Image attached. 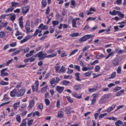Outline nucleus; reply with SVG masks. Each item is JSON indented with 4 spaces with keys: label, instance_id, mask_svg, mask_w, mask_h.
Instances as JSON below:
<instances>
[{
    "label": "nucleus",
    "instance_id": "obj_24",
    "mask_svg": "<svg viewBox=\"0 0 126 126\" xmlns=\"http://www.w3.org/2000/svg\"><path fill=\"white\" fill-rule=\"evenodd\" d=\"M92 69L91 67H83L82 70L83 71H87V70H91Z\"/></svg>",
    "mask_w": 126,
    "mask_h": 126
},
{
    "label": "nucleus",
    "instance_id": "obj_62",
    "mask_svg": "<svg viewBox=\"0 0 126 126\" xmlns=\"http://www.w3.org/2000/svg\"><path fill=\"white\" fill-rule=\"evenodd\" d=\"M30 26V21L28 20L26 23L25 27H29Z\"/></svg>",
    "mask_w": 126,
    "mask_h": 126
},
{
    "label": "nucleus",
    "instance_id": "obj_25",
    "mask_svg": "<svg viewBox=\"0 0 126 126\" xmlns=\"http://www.w3.org/2000/svg\"><path fill=\"white\" fill-rule=\"evenodd\" d=\"M33 53H34V50H32L29 53H28L26 55V57L27 58H29V57H31V56H33Z\"/></svg>",
    "mask_w": 126,
    "mask_h": 126
},
{
    "label": "nucleus",
    "instance_id": "obj_54",
    "mask_svg": "<svg viewBox=\"0 0 126 126\" xmlns=\"http://www.w3.org/2000/svg\"><path fill=\"white\" fill-rule=\"evenodd\" d=\"M12 10H13V7H10V8L6 10L5 12H10V11H12Z\"/></svg>",
    "mask_w": 126,
    "mask_h": 126
},
{
    "label": "nucleus",
    "instance_id": "obj_2",
    "mask_svg": "<svg viewBox=\"0 0 126 126\" xmlns=\"http://www.w3.org/2000/svg\"><path fill=\"white\" fill-rule=\"evenodd\" d=\"M94 36L92 34H87L80 38L79 39V42L81 43L82 42H85V41H87V40H89V39L94 38Z\"/></svg>",
    "mask_w": 126,
    "mask_h": 126
},
{
    "label": "nucleus",
    "instance_id": "obj_1",
    "mask_svg": "<svg viewBox=\"0 0 126 126\" xmlns=\"http://www.w3.org/2000/svg\"><path fill=\"white\" fill-rule=\"evenodd\" d=\"M47 55L46 53H43V51H40L34 56V58H38L39 60L41 61L42 60H44V59H46L47 58Z\"/></svg>",
    "mask_w": 126,
    "mask_h": 126
},
{
    "label": "nucleus",
    "instance_id": "obj_4",
    "mask_svg": "<svg viewBox=\"0 0 126 126\" xmlns=\"http://www.w3.org/2000/svg\"><path fill=\"white\" fill-rule=\"evenodd\" d=\"M56 89L58 93H59V94H61V93H63V90H64V87H61L60 86H57L56 87Z\"/></svg>",
    "mask_w": 126,
    "mask_h": 126
},
{
    "label": "nucleus",
    "instance_id": "obj_41",
    "mask_svg": "<svg viewBox=\"0 0 126 126\" xmlns=\"http://www.w3.org/2000/svg\"><path fill=\"white\" fill-rule=\"evenodd\" d=\"M11 4L12 5L11 7H14L16 6V5H18V3L15 2H11Z\"/></svg>",
    "mask_w": 126,
    "mask_h": 126
},
{
    "label": "nucleus",
    "instance_id": "obj_63",
    "mask_svg": "<svg viewBox=\"0 0 126 126\" xmlns=\"http://www.w3.org/2000/svg\"><path fill=\"white\" fill-rule=\"evenodd\" d=\"M19 35H22V32H20L19 31H17L15 36H19Z\"/></svg>",
    "mask_w": 126,
    "mask_h": 126
},
{
    "label": "nucleus",
    "instance_id": "obj_7",
    "mask_svg": "<svg viewBox=\"0 0 126 126\" xmlns=\"http://www.w3.org/2000/svg\"><path fill=\"white\" fill-rule=\"evenodd\" d=\"M77 20H80V18H75L72 21V27H74L75 28H76L77 27L76 26V22H77Z\"/></svg>",
    "mask_w": 126,
    "mask_h": 126
},
{
    "label": "nucleus",
    "instance_id": "obj_42",
    "mask_svg": "<svg viewBox=\"0 0 126 126\" xmlns=\"http://www.w3.org/2000/svg\"><path fill=\"white\" fill-rule=\"evenodd\" d=\"M84 75V76H90V75H91V71L85 73Z\"/></svg>",
    "mask_w": 126,
    "mask_h": 126
},
{
    "label": "nucleus",
    "instance_id": "obj_59",
    "mask_svg": "<svg viewBox=\"0 0 126 126\" xmlns=\"http://www.w3.org/2000/svg\"><path fill=\"white\" fill-rule=\"evenodd\" d=\"M3 100H4V101H7L8 100H9V98L7 97V95L6 94H4Z\"/></svg>",
    "mask_w": 126,
    "mask_h": 126
},
{
    "label": "nucleus",
    "instance_id": "obj_61",
    "mask_svg": "<svg viewBox=\"0 0 126 126\" xmlns=\"http://www.w3.org/2000/svg\"><path fill=\"white\" fill-rule=\"evenodd\" d=\"M43 104L42 103H40L39 106H37V108L40 109V110H43Z\"/></svg>",
    "mask_w": 126,
    "mask_h": 126
},
{
    "label": "nucleus",
    "instance_id": "obj_5",
    "mask_svg": "<svg viewBox=\"0 0 126 126\" xmlns=\"http://www.w3.org/2000/svg\"><path fill=\"white\" fill-rule=\"evenodd\" d=\"M24 93H25V89L22 88L17 93V97H21V96H23L24 95Z\"/></svg>",
    "mask_w": 126,
    "mask_h": 126
},
{
    "label": "nucleus",
    "instance_id": "obj_23",
    "mask_svg": "<svg viewBox=\"0 0 126 126\" xmlns=\"http://www.w3.org/2000/svg\"><path fill=\"white\" fill-rule=\"evenodd\" d=\"M19 105H20V102L19 101L14 103L13 105L14 109L15 110H16L18 108V106H19Z\"/></svg>",
    "mask_w": 126,
    "mask_h": 126
},
{
    "label": "nucleus",
    "instance_id": "obj_34",
    "mask_svg": "<svg viewBox=\"0 0 126 126\" xmlns=\"http://www.w3.org/2000/svg\"><path fill=\"white\" fill-rule=\"evenodd\" d=\"M16 120L18 123H21V117H20V115H17V117L16 118Z\"/></svg>",
    "mask_w": 126,
    "mask_h": 126
},
{
    "label": "nucleus",
    "instance_id": "obj_28",
    "mask_svg": "<svg viewBox=\"0 0 126 126\" xmlns=\"http://www.w3.org/2000/svg\"><path fill=\"white\" fill-rule=\"evenodd\" d=\"M50 83L51 85V86H53V84H56V83H57L56 82V79L55 78L51 79L50 81Z\"/></svg>",
    "mask_w": 126,
    "mask_h": 126
},
{
    "label": "nucleus",
    "instance_id": "obj_11",
    "mask_svg": "<svg viewBox=\"0 0 126 126\" xmlns=\"http://www.w3.org/2000/svg\"><path fill=\"white\" fill-rule=\"evenodd\" d=\"M10 95L11 97H15V96H17V91L16 90L14 89L10 92Z\"/></svg>",
    "mask_w": 126,
    "mask_h": 126
},
{
    "label": "nucleus",
    "instance_id": "obj_52",
    "mask_svg": "<svg viewBox=\"0 0 126 126\" xmlns=\"http://www.w3.org/2000/svg\"><path fill=\"white\" fill-rule=\"evenodd\" d=\"M105 116H107V113H104L103 114H100L99 116L98 117V119L99 120H101V119H103V117H105Z\"/></svg>",
    "mask_w": 126,
    "mask_h": 126
},
{
    "label": "nucleus",
    "instance_id": "obj_18",
    "mask_svg": "<svg viewBox=\"0 0 126 126\" xmlns=\"http://www.w3.org/2000/svg\"><path fill=\"white\" fill-rule=\"evenodd\" d=\"M115 108H116V105H113L110 106L109 108H108L107 109L106 112H107V113H110V112H111V111H112V110L115 109Z\"/></svg>",
    "mask_w": 126,
    "mask_h": 126
},
{
    "label": "nucleus",
    "instance_id": "obj_37",
    "mask_svg": "<svg viewBox=\"0 0 126 126\" xmlns=\"http://www.w3.org/2000/svg\"><path fill=\"white\" fill-rule=\"evenodd\" d=\"M35 116H37V117H39V116H40V112H39V111L33 112L32 113V116L35 117Z\"/></svg>",
    "mask_w": 126,
    "mask_h": 126
},
{
    "label": "nucleus",
    "instance_id": "obj_3",
    "mask_svg": "<svg viewBox=\"0 0 126 126\" xmlns=\"http://www.w3.org/2000/svg\"><path fill=\"white\" fill-rule=\"evenodd\" d=\"M110 98V94H105L102 96H101V98L99 100L100 104H104L106 101V100H108Z\"/></svg>",
    "mask_w": 126,
    "mask_h": 126
},
{
    "label": "nucleus",
    "instance_id": "obj_16",
    "mask_svg": "<svg viewBox=\"0 0 126 126\" xmlns=\"http://www.w3.org/2000/svg\"><path fill=\"white\" fill-rule=\"evenodd\" d=\"M29 50H30V48L29 47H26L24 49H21V52H22V53H25V54L28 53L29 52Z\"/></svg>",
    "mask_w": 126,
    "mask_h": 126
},
{
    "label": "nucleus",
    "instance_id": "obj_17",
    "mask_svg": "<svg viewBox=\"0 0 126 126\" xmlns=\"http://www.w3.org/2000/svg\"><path fill=\"white\" fill-rule=\"evenodd\" d=\"M9 15H10V20L12 21V22H14V21L15 20V19L16 18V15L15 14L12 15V14H10Z\"/></svg>",
    "mask_w": 126,
    "mask_h": 126
},
{
    "label": "nucleus",
    "instance_id": "obj_27",
    "mask_svg": "<svg viewBox=\"0 0 126 126\" xmlns=\"http://www.w3.org/2000/svg\"><path fill=\"white\" fill-rule=\"evenodd\" d=\"M58 53L57 52H55L53 53L52 55H47V58H54V57H57V55Z\"/></svg>",
    "mask_w": 126,
    "mask_h": 126
},
{
    "label": "nucleus",
    "instance_id": "obj_14",
    "mask_svg": "<svg viewBox=\"0 0 126 126\" xmlns=\"http://www.w3.org/2000/svg\"><path fill=\"white\" fill-rule=\"evenodd\" d=\"M71 110V108L70 107H66L65 108V114H70L71 113V111H70Z\"/></svg>",
    "mask_w": 126,
    "mask_h": 126
},
{
    "label": "nucleus",
    "instance_id": "obj_58",
    "mask_svg": "<svg viewBox=\"0 0 126 126\" xmlns=\"http://www.w3.org/2000/svg\"><path fill=\"white\" fill-rule=\"evenodd\" d=\"M8 75H9V74H8V73H7V72L1 73L0 74L1 76H8Z\"/></svg>",
    "mask_w": 126,
    "mask_h": 126
},
{
    "label": "nucleus",
    "instance_id": "obj_45",
    "mask_svg": "<svg viewBox=\"0 0 126 126\" xmlns=\"http://www.w3.org/2000/svg\"><path fill=\"white\" fill-rule=\"evenodd\" d=\"M60 68H61V67L60 66H56L55 67L56 72H58L59 73H60V71H61V70H60Z\"/></svg>",
    "mask_w": 126,
    "mask_h": 126
},
{
    "label": "nucleus",
    "instance_id": "obj_56",
    "mask_svg": "<svg viewBox=\"0 0 126 126\" xmlns=\"http://www.w3.org/2000/svg\"><path fill=\"white\" fill-rule=\"evenodd\" d=\"M73 20V17L70 16L68 19V23H70L71 22V21Z\"/></svg>",
    "mask_w": 126,
    "mask_h": 126
},
{
    "label": "nucleus",
    "instance_id": "obj_9",
    "mask_svg": "<svg viewBox=\"0 0 126 126\" xmlns=\"http://www.w3.org/2000/svg\"><path fill=\"white\" fill-rule=\"evenodd\" d=\"M93 99L92 100L91 104L93 105V104L95 103V102H96V98L98 97V94H93Z\"/></svg>",
    "mask_w": 126,
    "mask_h": 126
},
{
    "label": "nucleus",
    "instance_id": "obj_57",
    "mask_svg": "<svg viewBox=\"0 0 126 126\" xmlns=\"http://www.w3.org/2000/svg\"><path fill=\"white\" fill-rule=\"evenodd\" d=\"M99 70H100V66L99 65H96L95 67V71L96 72L99 71Z\"/></svg>",
    "mask_w": 126,
    "mask_h": 126
},
{
    "label": "nucleus",
    "instance_id": "obj_10",
    "mask_svg": "<svg viewBox=\"0 0 126 126\" xmlns=\"http://www.w3.org/2000/svg\"><path fill=\"white\" fill-rule=\"evenodd\" d=\"M22 13L23 14H26L28 11H29V7H23L22 9Z\"/></svg>",
    "mask_w": 126,
    "mask_h": 126
},
{
    "label": "nucleus",
    "instance_id": "obj_22",
    "mask_svg": "<svg viewBox=\"0 0 126 126\" xmlns=\"http://www.w3.org/2000/svg\"><path fill=\"white\" fill-rule=\"evenodd\" d=\"M63 112L62 111H59L58 113V117H59V118H63Z\"/></svg>",
    "mask_w": 126,
    "mask_h": 126
},
{
    "label": "nucleus",
    "instance_id": "obj_26",
    "mask_svg": "<svg viewBox=\"0 0 126 126\" xmlns=\"http://www.w3.org/2000/svg\"><path fill=\"white\" fill-rule=\"evenodd\" d=\"M116 72H113L111 75L110 77H109L108 79H113V78H115V77H116Z\"/></svg>",
    "mask_w": 126,
    "mask_h": 126
},
{
    "label": "nucleus",
    "instance_id": "obj_35",
    "mask_svg": "<svg viewBox=\"0 0 126 126\" xmlns=\"http://www.w3.org/2000/svg\"><path fill=\"white\" fill-rule=\"evenodd\" d=\"M73 95L74 96V97H75V98H78V99H80L81 98V96H79L78 94H77V93H74L73 94Z\"/></svg>",
    "mask_w": 126,
    "mask_h": 126
},
{
    "label": "nucleus",
    "instance_id": "obj_43",
    "mask_svg": "<svg viewBox=\"0 0 126 126\" xmlns=\"http://www.w3.org/2000/svg\"><path fill=\"white\" fill-rule=\"evenodd\" d=\"M5 36V33L3 32H0V38H3Z\"/></svg>",
    "mask_w": 126,
    "mask_h": 126
},
{
    "label": "nucleus",
    "instance_id": "obj_12",
    "mask_svg": "<svg viewBox=\"0 0 126 126\" xmlns=\"http://www.w3.org/2000/svg\"><path fill=\"white\" fill-rule=\"evenodd\" d=\"M34 105H35V100L34 99L31 100L29 103V109H32L34 107Z\"/></svg>",
    "mask_w": 126,
    "mask_h": 126
},
{
    "label": "nucleus",
    "instance_id": "obj_15",
    "mask_svg": "<svg viewBox=\"0 0 126 126\" xmlns=\"http://www.w3.org/2000/svg\"><path fill=\"white\" fill-rule=\"evenodd\" d=\"M119 11H116V10H113V11H110L109 12V14H110V15H113V16H115V15H117V14H118Z\"/></svg>",
    "mask_w": 126,
    "mask_h": 126
},
{
    "label": "nucleus",
    "instance_id": "obj_47",
    "mask_svg": "<svg viewBox=\"0 0 126 126\" xmlns=\"http://www.w3.org/2000/svg\"><path fill=\"white\" fill-rule=\"evenodd\" d=\"M121 89H122L121 87H117L114 89V92H117V91H119V90H121Z\"/></svg>",
    "mask_w": 126,
    "mask_h": 126
},
{
    "label": "nucleus",
    "instance_id": "obj_13",
    "mask_svg": "<svg viewBox=\"0 0 126 126\" xmlns=\"http://www.w3.org/2000/svg\"><path fill=\"white\" fill-rule=\"evenodd\" d=\"M112 64L114 66H117V65H119V59L117 58H115L114 60L112 61Z\"/></svg>",
    "mask_w": 126,
    "mask_h": 126
},
{
    "label": "nucleus",
    "instance_id": "obj_60",
    "mask_svg": "<svg viewBox=\"0 0 126 126\" xmlns=\"http://www.w3.org/2000/svg\"><path fill=\"white\" fill-rule=\"evenodd\" d=\"M89 48H90V47L89 45L85 46L83 49V52H85L86 50H88V49H89Z\"/></svg>",
    "mask_w": 126,
    "mask_h": 126
},
{
    "label": "nucleus",
    "instance_id": "obj_30",
    "mask_svg": "<svg viewBox=\"0 0 126 126\" xmlns=\"http://www.w3.org/2000/svg\"><path fill=\"white\" fill-rule=\"evenodd\" d=\"M115 125L116 126H121L120 125H123V122L121 120H118L115 123Z\"/></svg>",
    "mask_w": 126,
    "mask_h": 126
},
{
    "label": "nucleus",
    "instance_id": "obj_46",
    "mask_svg": "<svg viewBox=\"0 0 126 126\" xmlns=\"http://www.w3.org/2000/svg\"><path fill=\"white\" fill-rule=\"evenodd\" d=\"M25 28H26V33L27 34H29V33H30V27H25Z\"/></svg>",
    "mask_w": 126,
    "mask_h": 126
},
{
    "label": "nucleus",
    "instance_id": "obj_6",
    "mask_svg": "<svg viewBox=\"0 0 126 126\" xmlns=\"http://www.w3.org/2000/svg\"><path fill=\"white\" fill-rule=\"evenodd\" d=\"M32 37H33V36L32 35H28L26 36L24 39H23L20 41V43L23 44V43H25V42H27V41H28V40H30V39H31Z\"/></svg>",
    "mask_w": 126,
    "mask_h": 126
},
{
    "label": "nucleus",
    "instance_id": "obj_48",
    "mask_svg": "<svg viewBox=\"0 0 126 126\" xmlns=\"http://www.w3.org/2000/svg\"><path fill=\"white\" fill-rule=\"evenodd\" d=\"M61 72H65V68L64 66H62L60 69V73Z\"/></svg>",
    "mask_w": 126,
    "mask_h": 126
},
{
    "label": "nucleus",
    "instance_id": "obj_53",
    "mask_svg": "<svg viewBox=\"0 0 126 126\" xmlns=\"http://www.w3.org/2000/svg\"><path fill=\"white\" fill-rule=\"evenodd\" d=\"M55 32V29L53 28V27H50V33L51 34H53Z\"/></svg>",
    "mask_w": 126,
    "mask_h": 126
},
{
    "label": "nucleus",
    "instance_id": "obj_19",
    "mask_svg": "<svg viewBox=\"0 0 126 126\" xmlns=\"http://www.w3.org/2000/svg\"><path fill=\"white\" fill-rule=\"evenodd\" d=\"M74 89L75 90V91H79V90H81V87H80V85H75L73 87Z\"/></svg>",
    "mask_w": 126,
    "mask_h": 126
},
{
    "label": "nucleus",
    "instance_id": "obj_38",
    "mask_svg": "<svg viewBox=\"0 0 126 126\" xmlns=\"http://www.w3.org/2000/svg\"><path fill=\"white\" fill-rule=\"evenodd\" d=\"M69 83H70V82H69V81H66V80H63L62 84L63 85H67V84H69Z\"/></svg>",
    "mask_w": 126,
    "mask_h": 126
},
{
    "label": "nucleus",
    "instance_id": "obj_55",
    "mask_svg": "<svg viewBox=\"0 0 126 126\" xmlns=\"http://www.w3.org/2000/svg\"><path fill=\"white\" fill-rule=\"evenodd\" d=\"M50 13V7H47L46 10V12H45V14H46V15H48V14H49Z\"/></svg>",
    "mask_w": 126,
    "mask_h": 126
},
{
    "label": "nucleus",
    "instance_id": "obj_32",
    "mask_svg": "<svg viewBox=\"0 0 126 126\" xmlns=\"http://www.w3.org/2000/svg\"><path fill=\"white\" fill-rule=\"evenodd\" d=\"M70 36L71 37H77V36H79V33L78 32H74L72 33L71 34H70Z\"/></svg>",
    "mask_w": 126,
    "mask_h": 126
},
{
    "label": "nucleus",
    "instance_id": "obj_21",
    "mask_svg": "<svg viewBox=\"0 0 126 126\" xmlns=\"http://www.w3.org/2000/svg\"><path fill=\"white\" fill-rule=\"evenodd\" d=\"M75 76L76 77V80L77 81H81V79L79 78V73L77 72L75 74Z\"/></svg>",
    "mask_w": 126,
    "mask_h": 126
},
{
    "label": "nucleus",
    "instance_id": "obj_49",
    "mask_svg": "<svg viewBox=\"0 0 126 126\" xmlns=\"http://www.w3.org/2000/svg\"><path fill=\"white\" fill-rule=\"evenodd\" d=\"M45 102V104L47 106H49V105H50V100L47 99V98H46L45 100H44Z\"/></svg>",
    "mask_w": 126,
    "mask_h": 126
},
{
    "label": "nucleus",
    "instance_id": "obj_39",
    "mask_svg": "<svg viewBox=\"0 0 126 126\" xmlns=\"http://www.w3.org/2000/svg\"><path fill=\"white\" fill-rule=\"evenodd\" d=\"M118 15L119 16V17H120V18H124V17H125L124 14L120 11L118 12Z\"/></svg>",
    "mask_w": 126,
    "mask_h": 126
},
{
    "label": "nucleus",
    "instance_id": "obj_50",
    "mask_svg": "<svg viewBox=\"0 0 126 126\" xmlns=\"http://www.w3.org/2000/svg\"><path fill=\"white\" fill-rule=\"evenodd\" d=\"M74 68L76 69L77 71H80V66H79V65H75Z\"/></svg>",
    "mask_w": 126,
    "mask_h": 126
},
{
    "label": "nucleus",
    "instance_id": "obj_8",
    "mask_svg": "<svg viewBox=\"0 0 126 126\" xmlns=\"http://www.w3.org/2000/svg\"><path fill=\"white\" fill-rule=\"evenodd\" d=\"M18 21H19V23L20 27L22 29H23V17L21 16L19 18Z\"/></svg>",
    "mask_w": 126,
    "mask_h": 126
},
{
    "label": "nucleus",
    "instance_id": "obj_51",
    "mask_svg": "<svg viewBox=\"0 0 126 126\" xmlns=\"http://www.w3.org/2000/svg\"><path fill=\"white\" fill-rule=\"evenodd\" d=\"M0 84H1V85H8V82H4L3 81H1L0 82Z\"/></svg>",
    "mask_w": 126,
    "mask_h": 126
},
{
    "label": "nucleus",
    "instance_id": "obj_36",
    "mask_svg": "<svg viewBox=\"0 0 126 126\" xmlns=\"http://www.w3.org/2000/svg\"><path fill=\"white\" fill-rule=\"evenodd\" d=\"M77 52H78V49H75L71 52V53L69 54V56H73V55H74L76 54V53H77Z\"/></svg>",
    "mask_w": 126,
    "mask_h": 126
},
{
    "label": "nucleus",
    "instance_id": "obj_44",
    "mask_svg": "<svg viewBox=\"0 0 126 126\" xmlns=\"http://www.w3.org/2000/svg\"><path fill=\"white\" fill-rule=\"evenodd\" d=\"M66 98L68 102H69V103L73 102V100H72V99H71V98H70V96H66Z\"/></svg>",
    "mask_w": 126,
    "mask_h": 126
},
{
    "label": "nucleus",
    "instance_id": "obj_31",
    "mask_svg": "<svg viewBox=\"0 0 126 126\" xmlns=\"http://www.w3.org/2000/svg\"><path fill=\"white\" fill-rule=\"evenodd\" d=\"M47 89H48L47 86L44 87L41 89V93H45V92H46V91H47Z\"/></svg>",
    "mask_w": 126,
    "mask_h": 126
},
{
    "label": "nucleus",
    "instance_id": "obj_40",
    "mask_svg": "<svg viewBox=\"0 0 126 126\" xmlns=\"http://www.w3.org/2000/svg\"><path fill=\"white\" fill-rule=\"evenodd\" d=\"M117 72L119 74H120V73H122V67L119 66L117 69Z\"/></svg>",
    "mask_w": 126,
    "mask_h": 126
},
{
    "label": "nucleus",
    "instance_id": "obj_20",
    "mask_svg": "<svg viewBox=\"0 0 126 126\" xmlns=\"http://www.w3.org/2000/svg\"><path fill=\"white\" fill-rule=\"evenodd\" d=\"M60 22L59 21L55 20L52 21V24L53 25L54 28L57 26V25H59Z\"/></svg>",
    "mask_w": 126,
    "mask_h": 126
},
{
    "label": "nucleus",
    "instance_id": "obj_29",
    "mask_svg": "<svg viewBox=\"0 0 126 126\" xmlns=\"http://www.w3.org/2000/svg\"><path fill=\"white\" fill-rule=\"evenodd\" d=\"M27 125V123L26 122V120L24 119L22 121V122L21 125H20V126H26Z\"/></svg>",
    "mask_w": 126,
    "mask_h": 126
},
{
    "label": "nucleus",
    "instance_id": "obj_33",
    "mask_svg": "<svg viewBox=\"0 0 126 126\" xmlns=\"http://www.w3.org/2000/svg\"><path fill=\"white\" fill-rule=\"evenodd\" d=\"M41 4L42 7H46V6L47 5V2H46V0H42L41 1Z\"/></svg>",
    "mask_w": 126,
    "mask_h": 126
},
{
    "label": "nucleus",
    "instance_id": "obj_64",
    "mask_svg": "<svg viewBox=\"0 0 126 126\" xmlns=\"http://www.w3.org/2000/svg\"><path fill=\"white\" fill-rule=\"evenodd\" d=\"M54 52H55V50H54V49H50L49 50H48L47 52V54H52V53H54Z\"/></svg>",
    "mask_w": 126,
    "mask_h": 126
}]
</instances>
